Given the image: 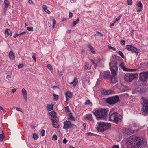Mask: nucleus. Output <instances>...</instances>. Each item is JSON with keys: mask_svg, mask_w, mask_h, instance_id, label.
I'll return each mask as SVG.
<instances>
[{"mask_svg": "<svg viewBox=\"0 0 148 148\" xmlns=\"http://www.w3.org/2000/svg\"><path fill=\"white\" fill-rule=\"evenodd\" d=\"M117 61L114 59L111 60L109 63L111 73V82L112 83H115L118 82V78L116 75L118 72V66Z\"/></svg>", "mask_w": 148, "mask_h": 148, "instance_id": "1", "label": "nucleus"}, {"mask_svg": "<svg viewBox=\"0 0 148 148\" xmlns=\"http://www.w3.org/2000/svg\"><path fill=\"white\" fill-rule=\"evenodd\" d=\"M134 141L135 143L131 145V148H139L140 146L145 147L147 144V141L143 138L136 137Z\"/></svg>", "mask_w": 148, "mask_h": 148, "instance_id": "2", "label": "nucleus"}, {"mask_svg": "<svg viewBox=\"0 0 148 148\" xmlns=\"http://www.w3.org/2000/svg\"><path fill=\"white\" fill-rule=\"evenodd\" d=\"M109 120L114 123L118 124L121 122L122 120V115L119 114L117 112H115L111 115L109 114Z\"/></svg>", "mask_w": 148, "mask_h": 148, "instance_id": "3", "label": "nucleus"}, {"mask_svg": "<svg viewBox=\"0 0 148 148\" xmlns=\"http://www.w3.org/2000/svg\"><path fill=\"white\" fill-rule=\"evenodd\" d=\"M98 123L99 126L97 127L96 129L99 132H103L111 127V125L110 123L100 122H98Z\"/></svg>", "mask_w": 148, "mask_h": 148, "instance_id": "4", "label": "nucleus"}, {"mask_svg": "<svg viewBox=\"0 0 148 148\" xmlns=\"http://www.w3.org/2000/svg\"><path fill=\"white\" fill-rule=\"evenodd\" d=\"M105 101L110 105H114L117 103L120 102L121 101L119 96L115 95L107 98L105 100Z\"/></svg>", "mask_w": 148, "mask_h": 148, "instance_id": "5", "label": "nucleus"}, {"mask_svg": "<svg viewBox=\"0 0 148 148\" xmlns=\"http://www.w3.org/2000/svg\"><path fill=\"white\" fill-rule=\"evenodd\" d=\"M93 114L97 118H105L107 116V112L105 109H97L93 112Z\"/></svg>", "mask_w": 148, "mask_h": 148, "instance_id": "6", "label": "nucleus"}, {"mask_svg": "<svg viewBox=\"0 0 148 148\" xmlns=\"http://www.w3.org/2000/svg\"><path fill=\"white\" fill-rule=\"evenodd\" d=\"M138 75L137 73H128L125 75L124 78L125 81L127 82H129L132 81L134 79L136 78H138Z\"/></svg>", "mask_w": 148, "mask_h": 148, "instance_id": "7", "label": "nucleus"}, {"mask_svg": "<svg viewBox=\"0 0 148 148\" xmlns=\"http://www.w3.org/2000/svg\"><path fill=\"white\" fill-rule=\"evenodd\" d=\"M141 99L143 102V107L142 108L143 113L146 115L147 114H148V99L143 97H142Z\"/></svg>", "mask_w": 148, "mask_h": 148, "instance_id": "8", "label": "nucleus"}, {"mask_svg": "<svg viewBox=\"0 0 148 148\" xmlns=\"http://www.w3.org/2000/svg\"><path fill=\"white\" fill-rule=\"evenodd\" d=\"M126 47L127 50L129 51H131L132 52H134L136 54L139 53L140 49L137 48L131 45H126Z\"/></svg>", "mask_w": 148, "mask_h": 148, "instance_id": "9", "label": "nucleus"}, {"mask_svg": "<svg viewBox=\"0 0 148 148\" xmlns=\"http://www.w3.org/2000/svg\"><path fill=\"white\" fill-rule=\"evenodd\" d=\"M110 73L109 71H104L102 73L101 72L100 73L101 77V79H110L111 81V75L110 76Z\"/></svg>", "mask_w": 148, "mask_h": 148, "instance_id": "10", "label": "nucleus"}, {"mask_svg": "<svg viewBox=\"0 0 148 148\" xmlns=\"http://www.w3.org/2000/svg\"><path fill=\"white\" fill-rule=\"evenodd\" d=\"M147 89L145 88H143L141 86V84L139 86L136 88L135 90L138 93H145Z\"/></svg>", "mask_w": 148, "mask_h": 148, "instance_id": "11", "label": "nucleus"}, {"mask_svg": "<svg viewBox=\"0 0 148 148\" xmlns=\"http://www.w3.org/2000/svg\"><path fill=\"white\" fill-rule=\"evenodd\" d=\"M74 125V124H71L70 121L66 120L64 122L63 128L66 129L71 128Z\"/></svg>", "mask_w": 148, "mask_h": 148, "instance_id": "12", "label": "nucleus"}, {"mask_svg": "<svg viewBox=\"0 0 148 148\" xmlns=\"http://www.w3.org/2000/svg\"><path fill=\"white\" fill-rule=\"evenodd\" d=\"M147 78L143 74V72H142L139 74V79L142 81L145 82L147 80Z\"/></svg>", "mask_w": 148, "mask_h": 148, "instance_id": "13", "label": "nucleus"}, {"mask_svg": "<svg viewBox=\"0 0 148 148\" xmlns=\"http://www.w3.org/2000/svg\"><path fill=\"white\" fill-rule=\"evenodd\" d=\"M50 120L52 121V122L53 123L52 125L54 127L56 128H58L59 127V126L58 125L57 122L55 121L52 118H50Z\"/></svg>", "mask_w": 148, "mask_h": 148, "instance_id": "14", "label": "nucleus"}, {"mask_svg": "<svg viewBox=\"0 0 148 148\" xmlns=\"http://www.w3.org/2000/svg\"><path fill=\"white\" fill-rule=\"evenodd\" d=\"M21 92L23 97H24L25 100L26 101L27 100V92L26 90L24 88L22 89Z\"/></svg>", "mask_w": 148, "mask_h": 148, "instance_id": "15", "label": "nucleus"}, {"mask_svg": "<svg viewBox=\"0 0 148 148\" xmlns=\"http://www.w3.org/2000/svg\"><path fill=\"white\" fill-rule=\"evenodd\" d=\"M65 95L66 97H69L70 98H72L73 95L72 93L70 91H67L65 93Z\"/></svg>", "mask_w": 148, "mask_h": 148, "instance_id": "16", "label": "nucleus"}, {"mask_svg": "<svg viewBox=\"0 0 148 148\" xmlns=\"http://www.w3.org/2000/svg\"><path fill=\"white\" fill-rule=\"evenodd\" d=\"M53 105L48 104L47 106V109L48 111H50L53 109Z\"/></svg>", "mask_w": 148, "mask_h": 148, "instance_id": "17", "label": "nucleus"}, {"mask_svg": "<svg viewBox=\"0 0 148 148\" xmlns=\"http://www.w3.org/2000/svg\"><path fill=\"white\" fill-rule=\"evenodd\" d=\"M49 114L53 118L56 117V114L54 111H52L49 112Z\"/></svg>", "mask_w": 148, "mask_h": 148, "instance_id": "18", "label": "nucleus"}, {"mask_svg": "<svg viewBox=\"0 0 148 148\" xmlns=\"http://www.w3.org/2000/svg\"><path fill=\"white\" fill-rule=\"evenodd\" d=\"M78 83V80L76 78H75L74 79V80H73V81L72 82H71L70 84L71 85L73 84V86L74 87H75L77 84Z\"/></svg>", "mask_w": 148, "mask_h": 148, "instance_id": "19", "label": "nucleus"}, {"mask_svg": "<svg viewBox=\"0 0 148 148\" xmlns=\"http://www.w3.org/2000/svg\"><path fill=\"white\" fill-rule=\"evenodd\" d=\"M88 47L89 49L92 53L94 54L95 53V52L94 50L93 47L92 46L90 45H88Z\"/></svg>", "mask_w": 148, "mask_h": 148, "instance_id": "20", "label": "nucleus"}, {"mask_svg": "<svg viewBox=\"0 0 148 148\" xmlns=\"http://www.w3.org/2000/svg\"><path fill=\"white\" fill-rule=\"evenodd\" d=\"M25 33H26V32L25 31H23L19 34H18L16 33L15 34V35L13 36V37L14 38H16V37H17L18 36L23 35L24 34H25Z\"/></svg>", "mask_w": 148, "mask_h": 148, "instance_id": "21", "label": "nucleus"}, {"mask_svg": "<svg viewBox=\"0 0 148 148\" xmlns=\"http://www.w3.org/2000/svg\"><path fill=\"white\" fill-rule=\"evenodd\" d=\"M72 114H73L71 112L69 113V116L70 117L68 118V120H69L71 119L73 120V121H75V119L74 117L73 116Z\"/></svg>", "mask_w": 148, "mask_h": 148, "instance_id": "22", "label": "nucleus"}, {"mask_svg": "<svg viewBox=\"0 0 148 148\" xmlns=\"http://www.w3.org/2000/svg\"><path fill=\"white\" fill-rule=\"evenodd\" d=\"M4 3L5 4V7L8 8L10 5V3L8 0H5L4 1Z\"/></svg>", "mask_w": 148, "mask_h": 148, "instance_id": "23", "label": "nucleus"}, {"mask_svg": "<svg viewBox=\"0 0 148 148\" xmlns=\"http://www.w3.org/2000/svg\"><path fill=\"white\" fill-rule=\"evenodd\" d=\"M9 57L10 58L12 59H13L14 58V56L12 52L11 51L9 52Z\"/></svg>", "mask_w": 148, "mask_h": 148, "instance_id": "24", "label": "nucleus"}, {"mask_svg": "<svg viewBox=\"0 0 148 148\" xmlns=\"http://www.w3.org/2000/svg\"><path fill=\"white\" fill-rule=\"evenodd\" d=\"M86 119L90 121H92L93 119L92 118V116L91 114H87L86 116Z\"/></svg>", "mask_w": 148, "mask_h": 148, "instance_id": "25", "label": "nucleus"}, {"mask_svg": "<svg viewBox=\"0 0 148 148\" xmlns=\"http://www.w3.org/2000/svg\"><path fill=\"white\" fill-rule=\"evenodd\" d=\"M53 95L54 97L53 99L55 101H57L59 99V96L58 95L55 94L53 93Z\"/></svg>", "mask_w": 148, "mask_h": 148, "instance_id": "26", "label": "nucleus"}, {"mask_svg": "<svg viewBox=\"0 0 148 148\" xmlns=\"http://www.w3.org/2000/svg\"><path fill=\"white\" fill-rule=\"evenodd\" d=\"M113 91L111 90H106L104 92V95H108L112 93Z\"/></svg>", "mask_w": 148, "mask_h": 148, "instance_id": "27", "label": "nucleus"}, {"mask_svg": "<svg viewBox=\"0 0 148 148\" xmlns=\"http://www.w3.org/2000/svg\"><path fill=\"white\" fill-rule=\"evenodd\" d=\"M118 54L119 55L123 58L124 59L125 58L123 53L121 51H119L118 52Z\"/></svg>", "mask_w": 148, "mask_h": 148, "instance_id": "28", "label": "nucleus"}, {"mask_svg": "<svg viewBox=\"0 0 148 148\" xmlns=\"http://www.w3.org/2000/svg\"><path fill=\"white\" fill-rule=\"evenodd\" d=\"M33 138L35 140H36L38 138L37 134H36V133H34L33 134Z\"/></svg>", "mask_w": 148, "mask_h": 148, "instance_id": "29", "label": "nucleus"}, {"mask_svg": "<svg viewBox=\"0 0 148 148\" xmlns=\"http://www.w3.org/2000/svg\"><path fill=\"white\" fill-rule=\"evenodd\" d=\"M136 6H137L138 7H139L140 8H142L143 5L142 4L140 1H139L138 2L136 5Z\"/></svg>", "mask_w": 148, "mask_h": 148, "instance_id": "30", "label": "nucleus"}, {"mask_svg": "<svg viewBox=\"0 0 148 148\" xmlns=\"http://www.w3.org/2000/svg\"><path fill=\"white\" fill-rule=\"evenodd\" d=\"M86 135L88 136H97L96 134L91 133V132H88L86 133Z\"/></svg>", "mask_w": 148, "mask_h": 148, "instance_id": "31", "label": "nucleus"}, {"mask_svg": "<svg viewBox=\"0 0 148 148\" xmlns=\"http://www.w3.org/2000/svg\"><path fill=\"white\" fill-rule=\"evenodd\" d=\"M79 20V18H78L76 21H73V26H75L78 23Z\"/></svg>", "mask_w": 148, "mask_h": 148, "instance_id": "32", "label": "nucleus"}, {"mask_svg": "<svg viewBox=\"0 0 148 148\" xmlns=\"http://www.w3.org/2000/svg\"><path fill=\"white\" fill-rule=\"evenodd\" d=\"M143 74L145 75L146 78H148V70L147 71H143Z\"/></svg>", "mask_w": 148, "mask_h": 148, "instance_id": "33", "label": "nucleus"}, {"mask_svg": "<svg viewBox=\"0 0 148 148\" xmlns=\"http://www.w3.org/2000/svg\"><path fill=\"white\" fill-rule=\"evenodd\" d=\"M91 103V102L89 100L87 99L86 100V102L85 103V104L88 105Z\"/></svg>", "mask_w": 148, "mask_h": 148, "instance_id": "34", "label": "nucleus"}, {"mask_svg": "<svg viewBox=\"0 0 148 148\" xmlns=\"http://www.w3.org/2000/svg\"><path fill=\"white\" fill-rule=\"evenodd\" d=\"M4 137V134H0V141H2L3 140V139Z\"/></svg>", "mask_w": 148, "mask_h": 148, "instance_id": "35", "label": "nucleus"}, {"mask_svg": "<svg viewBox=\"0 0 148 148\" xmlns=\"http://www.w3.org/2000/svg\"><path fill=\"white\" fill-rule=\"evenodd\" d=\"M65 111L66 112L68 113L70 112V110L69 109V107L68 106L65 107Z\"/></svg>", "mask_w": 148, "mask_h": 148, "instance_id": "36", "label": "nucleus"}, {"mask_svg": "<svg viewBox=\"0 0 148 148\" xmlns=\"http://www.w3.org/2000/svg\"><path fill=\"white\" fill-rule=\"evenodd\" d=\"M27 30L29 31H33V28L32 27H27Z\"/></svg>", "mask_w": 148, "mask_h": 148, "instance_id": "37", "label": "nucleus"}, {"mask_svg": "<svg viewBox=\"0 0 148 148\" xmlns=\"http://www.w3.org/2000/svg\"><path fill=\"white\" fill-rule=\"evenodd\" d=\"M108 48L110 49H112L114 51H116V49L115 48L112 47L110 45H108Z\"/></svg>", "mask_w": 148, "mask_h": 148, "instance_id": "38", "label": "nucleus"}, {"mask_svg": "<svg viewBox=\"0 0 148 148\" xmlns=\"http://www.w3.org/2000/svg\"><path fill=\"white\" fill-rule=\"evenodd\" d=\"M45 131L44 130H42L40 132L41 135L42 136H43L45 135Z\"/></svg>", "mask_w": 148, "mask_h": 148, "instance_id": "39", "label": "nucleus"}, {"mask_svg": "<svg viewBox=\"0 0 148 148\" xmlns=\"http://www.w3.org/2000/svg\"><path fill=\"white\" fill-rule=\"evenodd\" d=\"M10 29H6L5 31V34H7L8 35H9L10 33L8 32V30H10Z\"/></svg>", "mask_w": 148, "mask_h": 148, "instance_id": "40", "label": "nucleus"}, {"mask_svg": "<svg viewBox=\"0 0 148 148\" xmlns=\"http://www.w3.org/2000/svg\"><path fill=\"white\" fill-rule=\"evenodd\" d=\"M47 67L48 69H50L51 71V70H53V68H52L51 65L50 64H48L47 65Z\"/></svg>", "mask_w": 148, "mask_h": 148, "instance_id": "41", "label": "nucleus"}, {"mask_svg": "<svg viewBox=\"0 0 148 148\" xmlns=\"http://www.w3.org/2000/svg\"><path fill=\"white\" fill-rule=\"evenodd\" d=\"M132 0H127V3L129 5H131L132 3Z\"/></svg>", "mask_w": 148, "mask_h": 148, "instance_id": "42", "label": "nucleus"}, {"mask_svg": "<svg viewBox=\"0 0 148 148\" xmlns=\"http://www.w3.org/2000/svg\"><path fill=\"white\" fill-rule=\"evenodd\" d=\"M129 71H131V72H133V71H136L137 69H128Z\"/></svg>", "mask_w": 148, "mask_h": 148, "instance_id": "43", "label": "nucleus"}, {"mask_svg": "<svg viewBox=\"0 0 148 148\" xmlns=\"http://www.w3.org/2000/svg\"><path fill=\"white\" fill-rule=\"evenodd\" d=\"M125 41L123 40H121L120 41V43L121 45H125Z\"/></svg>", "mask_w": 148, "mask_h": 148, "instance_id": "44", "label": "nucleus"}, {"mask_svg": "<svg viewBox=\"0 0 148 148\" xmlns=\"http://www.w3.org/2000/svg\"><path fill=\"white\" fill-rule=\"evenodd\" d=\"M32 58L33 59V60L35 61V62H36V58L35 54H34V55L32 56Z\"/></svg>", "mask_w": 148, "mask_h": 148, "instance_id": "45", "label": "nucleus"}, {"mask_svg": "<svg viewBox=\"0 0 148 148\" xmlns=\"http://www.w3.org/2000/svg\"><path fill=\"white\" fill-rule=\"evenodd\" d=\"M140 84L141 85L142 87H145L146 86H147L146 83H145L144 82H143V83H141Z\"/></svg>", "mask_w": 148, "mask_h": 148, "instance_id": "46", "label": "nucleus"}, {"mask_svg": "<svg viewBox=\"0 0 148 148\" xmlns=\"http://www.w3.org/2000/svg\"><path fill=\"white\" fill-rule=\"evenodd\" d=\"M119 66L120 67H121V69H123V68L124 66L123 63V62L121 63V64H119Z\"/></svg>", "mask_w": 148, "mask_h": 148, "instance_id": "47", "label": "nucleus"}, {"mask_svg": "<svg viewBox=\"0 0 148 148\" xmlns=\"http://www.w3.org/2000/svg\"><path fill=\"white\" fill-rule=\"evenodd\" d=\"M63 71H58V74L60 76H62L63 75Z\"/></svg>", "mask_w": 148, "mask_h": 148, "instance_id": "48", "label": "nucleus"}, {"mask_svg": "<svg viewBox=\"0 0 148 148\" xmlns=\"http://www.w3.org/2000/svg\"><path fill=\"white\" fill-rule=\"evenodd\" d=\"M73 16V14L71 12H70L69 15V18H71Z\"/></svg>", "mask_w": 148, "mask_h": 148, "instance_id": "49", "label": "nucleus"}, {"mask_svg": "<svg viewBox=\"0 0 148 148\" xmlns=\"http://www.w3.org/2000/svg\"><path fill=\"white\" fill-rule=\"evenodd\" d=\"M23 66V64H19V65L18 66V68H22Z\"/></svg>", "mask_w": 148, "mask_h": 148, "instance_id": "50", "label": "nucleus"}, {"mask_svg": "<svg viewBox=\"0 0 148 148\" xmlns=\"http://www.w3.org/2000/svg\"><path fill=\"white\" fill-rule=\"evenodd\" d=\"M52 138H53L55 140H57V137L56 134L52 136Z\"/></svg>", "mask_w": 148, "mask_h": 148, "instance_id": "51", "label": "nucleus"}, {"mask_svg": "<svg viewBox=\"0 0 148 148\" xmlns=\"http://www.w3.org/2000/svg\"><path fill=\"white\" fill-rule=\"evenodd\" d=\"M42 8L43 9V10L45 11L47 9V6L46 5H44L42 6Z\"/></svg>", "mask_w": 148, "mask_h": 148, "instance_id": "52", "label": "nucleus"}, {"mask_svg": "<svg viewBox=\"0 0 148 148\" xmlns=\"http://www.w3.org/2000/svg\"><path fill=\"white\" fill-rule=\"evenodd\" d=\"M88 64H86L85 65L84 67V70H86L88 68Z\"/></svg>", "mask_w": 148, "mask_h": 148, "instance_id": "53", "label": "nucleus"}, {"mask_svg": "<svg viewBox=\"0 0 148 148\" xmlns=\"http://www.w3.org/2000/svg\"><path fill=\"white\" fill-rule=\"evenodd\" d=\"M21 109L20 108L17 107L16 108V110L17 111H21L22 113H23V112H22V111H21Z\"/></svg>", "mask_w": 148, "mask_h": 148, "instance_id": "54", "label": "nucleus"}, {"mask_svg": "<svg viewBox=\"0 0 148 148\" xmlns=\"http://www.w3.org/2000/svg\"><path fill=\"white\" fill-rule=\"evenodd\" d=\"M45 12H46L47 13V14H50V12L49 10L47 9L45 10Z\"/></svg>", "mask_w": 148, "mask_h": 148, "instance_id": "55", "label": "nucleus"}, {"mask_svg": "<svg viewBox=\"0 0 148 148\" xmlns=\"http://www.w3.org/2000/svg\"><path fill=\"white\" fill-rule=\"evenodd\" d=\"M67 142V140L66 138H64V139L63 140V143L64 144H66Z\"/></svg>", "mask_w": 148, "mask_h": 148, "instance_id": "56", "label": "nucleus"}, {"mask_svg": "<svg viewBox=\"0 0 148 148\" xmlns=\"http://www.w3.org/2000/svg\"><path fill=\"white\" fill-rule=\"evenodd\" d=\"M28 2L30 4H33V5H34V3L31 0H29L28 1Z\"/></svg>", "mask_w": 148, "mask_h": 148, "instance_id": "57", "label": "nucleus"}, {"mask_svg": "<svg viewBox=\"0 0 148 148\" xmlns=\"http://www.w3.org/2000/svg\"><path fill=\"white\" fill-rule=\"evenodd\" d=\"M122 16L121 15V16H119L116 19V20H115V21L116 22V21H118V20H120V19L121 18V17Z\"/></svg>", "mask_w": 148, "mask_h": 148, "instance_id": "58", "label": "nucleus"}, {"mask_svg": "<svg viewBox=\"0 0 148 148\" xmlns=\"http://www.w3.org/2000/svg\"><path fill=\"white\" fill-rule=\"evenodd\" d=\"M123 69V70L125 71H129V70L128 69L125 68V66L123 68V69Z\"/></svg>", "mask_w": 148, "mask_h": 148, "instance_id": "59", "label": "nucleus"}, {"mask_svg": "<svg viewBox=\"0 0 148 148\" xmlns=\"http://www.w3.org/2000/svg\"><path fill=\"white\" fill-rule=\"evenodd\" d=\"M112 148H119V146L118 145H114L113 146Z\"/></svg>", "mask_w": 148, "mask_h": 148, "instance_id": "60", "label": "nucleus"}, {"mask_svg": "<svg viewBox=\"0 0 148 148\" xmlns=\"http://www.w3.org/2000/svg\"><path fill=\"white\" fill-rule=\"evenodd\" d=\"M52 21H53V25H55L56 24V21L55 20L53 19L52 20Z\"/></svg>", "mask_w": 148, "mask_h": 148, "instance_id": "61", "label": "nucleus"}, {"mask_svg": "<svg viewBox=\"0 0 148 148\" xmlns=\"http://www.w3.org/2000/svg\"><path fill=\"white\" fill-rule=\"evenodd\" d=\"M114 56H115V58L116 59H119V58H121L119 56H117L116 55H114Z\"/></svg>", "mask_w": 148, "mask_h": 148, "instance_id": "62", "label": "nucleus"}, {"mask_svg": "<svg viewBox=\"0 0 148 148\" xmlns=\"http://www.w3.org/2000/svg\"><path fill=\"white\" fill-rule=\"evenodd\" d=\"M142 8H139V9H138L137 10V11L138 12H141V11H142Z\"/></svg>", "mask_w": 148, "mask_h": 148, "instance_id": "63", "label": "nucleus"}, {"mask_svg": "<svg viewBox=\"0 0 148 148\" xmlns=\"http://www.w3.org/2000/svg\"><path fill=\"white\" fill-rule=\"evenodd\" d=\"M91 62L92 63V64L94 65L95 64V62L94 60H93L91 59L90 60Z\"/></svg>", "mask_w": 148, "mask_h": 148, "instance_id": "64", "label": "nucleus"}]
</instances>
